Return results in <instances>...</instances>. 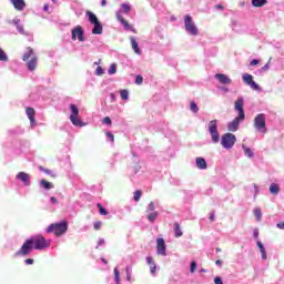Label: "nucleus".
I'll return each mask as SVG.
<instances>
[{
    "instance_id": "1",
    "label": "nucleus",
    "mask_w": 284,
    "mask_h": 284,
    "mask_svg": "<svg viewBox=\"0 0 284 284\" xmlns=\"http://www.w3.org/2000/svg\"><path fill=\"white\" fill-rule=\"evenodd\" d=\"M243 105H244L243 98H239L234 104V108L239 112V115L227 124L229 132H236V130H239V125L241 124V121H245V111L243 110Z\"/></svg>"
},
{
    "instance_id": "2",
    "label": "nucleus",
    "mask_w": 284,
    "mask_h": 284,
    "mask_svg": "<svg viewBox=\"0 0 284 284\" xmlns=\"http://www.w3.org/2000/svg\"><path fill=\"white\" fill-rule=\"evenodd\" d=\"M22 61L27 62V68L30 72H34L39 64V57L34 53V49L27 47L26 52L22 55Z\"/></svg>"
},
{
    "instance_id": "3",
    "label": "nucleus",
    "mask_w": 284,
    "mask_h": 284,
    "mask_svg": "<svg viewBox=\"0 0 284 284\" xmlns=\"http://www.w3.org/2000/svg\"><path fill=\"white\" fill-rule=\"evenodd\" d=\"M68 232V221L63 220L60 223H53L48 226L47 233L54 234V236H63Z\"/></svg>"
},
{
    "instance_id": "4",
    "label": "nucleus",
    "mask_w": 284,
    "mask_h": 284,
    "mask_svg": "<svg viewBox=\"0 0 284 284\" xmlns=\"http://www.w3.org/2000/svg\"><path fill=\"white\" fill-rule=\"evenodd\" d=\"M33 250H48L50 247L52 241L45 240L43 235H36L29 239Z\"/></svg>"
},
{
    "instance_id": "5",
    "label": "nucleus",
    "mask_w": 284,
    "mask_h": 284,
    "mask_svg": "<svg viewBox=\"0 0 284 284\" xmlns=\"http://www.w3.org/2000/svg\"><path fill=\"white\" fill-rule=\"evenodd\" d=\"M70 121L72 125H75V128H83L85 126V122L82 121L81 118H79V108L75 106V104H70Z\"/></svg>"
},
{
    "instance_id": "6",
    "label": "nucleus",
    "mask_w": 284,
    "mask_h": 284,
    "mask_svg": "<svg viewBox=\"0 0 284 284\" xmlns=\"http://www.w3.org/2000/svg\"><path fill=\"white\" fill-rule=\"evenodd\" d=\"M184 28L189 34H192V37H199V28H196V24H194L190 14L184 18Z\"/></svg>"
},
{
    "instance_id": "7",
    "label": "nucleus",
    "mask_w": 284,
    "mask_h": 284,
    "mask_svg": "<svg viewBox=\"0 0 284 284\" xmlns=\"http://www.w3.org/2000/svg\"><path fill=\"white\" fill-rule=\"evenodd\" d=\"M209 132L211 134V139L213 143H219L221 141V136L219 135V121L212 120L209 122Z\"/></svg>"
},
{
    "instance_id": "8",
    "label": "nucleus",
    "mask_w": 284,
    "mask_h": 284,
    "mask_svg": "<svg viewBox=\"0 0 284 284\" xmlns=\"http://www.w3.org/2000/svg\"><path fill=\"white\" fill-rule=\"evenodd\" d=\"M254 128L262 134L267 132V126H265V114L260 113L254 118Z\"/></svg>"
},
{
    "instance_id": "9",
    "label": "nucleus",
    "mask_w": 284,
    "mask_h": 284,
    "mask_svg": "<svg viewBox=\"0 0 284 284\" xmlns=\"http://www.w3.org/2000/svg\"><path fill=\"white\" fill-rule=\"evenodd\" d=\"M235 144L236 135L232 133H225L222 135V146L225 148V150H232Z\"/></svg>"
},
{
    "instance_id": "10",
    "label": "nucleus",
    "mask_w": 284,
    "mask_h": 284,
    "mask_svg": "<svg viewBox=\"0 0 284 284\" xmlns=\"http://www.w3.org/2000/svg\"><path fill=\"white\" fill-rule=\"evenodd\" d=\"M32 250H33L32 242H30V239H28L22 244L20 250L14 253V256H28V254H30V252H32Z\"/></svg>"
},
{
    "instance_id": "11",
    "label": "nucleus",
    "mask_w": 284,
    "mask_h": 284,
    "mask_svg": "<svg viewBox=\"0 0 284 284\" xmlns=\"http://www.w3.org/2000/svg\"><path fill=\"white\" fill-rule=\"evenodd\" d=\"M156 250L161 256H168V248L165 247V240L163 237L156 240Z\"/></svg>"
},
{
    "instance_id": "12",
    "label": "nucleus",
    "mask_w": 284,
    "mask_h": 284,
    "mask_svg": "<svg viewBox=\"0 0 284 284\" xmlns=\"http://www.w3.org/2000/svg\"><path fill=\"white\" fill-rule=\"evenodd\" d=\"M115 17L118 21L123 24L124 30H130L131 32L136 34V29L132 28V24H130V22L123 19V16H121V12H116Z\"/></svg>"
},
{
    "instance_id": "13",
    "label": "nucleus",
    "mask_w": 284,
    "mask_h": 284,
    "mask_svg": "<svg viewBox=\"0 0 284 284\" xmlns=\"http://www.w3.org/2000/svg\"><path fill=\"white\" fill-rule=\"evenodd\" d=\"M77 37L79 41H85V38L83 37V28H81V26H77L72 29V41H77Z\"/></svg>"
},
{
    "instance_id": "14",
    "label": "nucleus",
    "mask_w": 284,
    "mask_h": 284,
    "mask_svg": "<svg viewBox=\"0 0 284 284\" xmlns=\"http://www.w3.org/2000/svg\"><path fill=\"white\" fill-rule=\"evenodd\" d=\"M26 114L31 123V128H34V125H37V120L34 119V114H37V112L34 111V108H27Z\"/></svg>"
},
{
    "instance_id": "15",
    "label": "nucleus",
    "mask_w": 284,
    "mask_h": 284,
    "mask_svg": "<svg viewBox=\"0 0 284 284\" xmlns=\"http://www.w3.org/2000/svg\"><path fill=\"white\" fill-rule=\"evenodd\" d=\"M16 179H18V181H22V183L27 186L30 185V174L26 172H19L16 175Z\"/></svg>"
},
{
    "instance_id": "16",
    "label": "nucleus",
    "mask_w": 284,
    "mask_h": 284,
    "mask_svg": "<svg viewBox=\"0 0 284 284\" xmlns=\"http://www.w3.org/2000/svg\"><path fill=\"white\" fill-rule=\"evenodd\" d=\"M215 79H217V81H220L222 85H230V83H232V79H230L227 75L223 73H216Z\"/></svg>"
},
{
    "instance_id": "17",
    "label": "nucleus",
    "mask_w": 284,
    "mask_h": 284,
    "mask_svg": "<svg viewBox=\"0 0 284 284\" xmlns=\"http://www.w3.org/2000/svg\"><path fill=\"white\" fill-rule=\"evenodd\" d=\"M195 165L199 170H207V162L203 158H196Z\"/></svg>"
},
{
    "instance_id": "18",
    "label": "nucleus",
    "mask_w": 284,
    "mask_h": 284,
    "mask_svg": "<svg viewBox=\"0 0 284 284\" xmlns=\"http://www.w3.org/2000/svg\"><path fill=\"white\" fill-rule=\"evenodd\" d=\"M16 10H23L26 8V1L24 0H10Z\"/></svg>"
},
{
    "instance_id": "19",
    "label": "nucleus",
    "mask_w": 284,
    "mask_h": 284,
    "mask_svg": "<svg viewBox=\"0 0 284 284\" xmlns=\"http://www.w3.org/2000/svg\"><path fill=\"white\" fill-rule=\"evenodd\" d=\"M146 263H148V265H150L151 274H156V263H154V258L151 256H148Z\"/></svg>"
},
{
    "instance_id": "20",
    "label": "nucleus",
    "mask_w": 284,
    "mask_h": 284,
    "mask_svg": "<svg viewBox=\"0 0 284 284\" xmlns=\"http://www.w3.org/2000/svg\"><path fill=\"white\" fill-rule=\"evenodd\" d=\"M131 41V48L134 50L135 54H141V48H139V42H136V39L134 37L130 38Z\"/></svg>"
},
{
    "instance_id": "21",
    "label": "nucleus",
    "mask_w": 284,
    "mask_h": 284,
    "mask_svg": "<svg viewBox=\"0 0 284 284\" xmlns=\"http://www.w3.org/2000/svg\"><path fill=\"white\" fill-rule=\"evenodd\" d=\"M173 232L175 234V239H181V236H183V231H181V224H179V222L173 224Z\"/></svg>"
},
{
    "instance_id": "22",
    "label": "nucleus",
    "mask_w": 284,
    "mask_h": 284,
    "mask_svg": "<svg viewBox=\"0 0 284 284\" xmlns=\"http://www.w3.org/2000/svg\"><path fill=\"white\" fill-rule=\"evenodd\" d=\"M93 26L92 34H103V24L101 22H95Z\"/></svg>"
},
{
    "instance_id": "23",
    "label": "nucleus",
    "mask_w": 284,
    "mask_h": 284,
    "mask_svg": "<svg viewBox=\"0 0 284 284\" xmlns=\"http://www.w3.org/2000/svg\"><path fill=\"white\" fill-rule=\"evenodd\" d=\"M87 17H89L90 23H99V18H97V14H94L92 11H87Z\"/></svg>"
},
{
    "instance_id": "24",
    "label": "nucleus",
    "mask_w": 284,
    "mask_h": 284,
    "mask_svg": "<svg viewBox=\"0 0 284 284\" xmlns=\"http://www.w3.org/2000/svg\"><path fill=\"white\" fill-rule=\"evenodd\" d=\"M40 185H42L44 190H52L54 187V184H52V182H48L47 180H40Z\"/></svg>"
},
{
    "instance_id": "25",
    "label": "nucleus",
    "mask_w": 284,
    "mask_h": 284,
    "mask_svg": "<svg viewBox=\"0 0 284 284\" xmlns=\"http://www.w3.org/2000/svg\"><path fill=\"white\" fill-rule=\"evenodd\" d=\"M267 3V0H252V6L254 8H263Z\"/></svg>"
},
{
    "instance_id": "26",
    "label": "nucleus",
    "mask_w": 284,
    "mask_h": 284,
    "mask_svg": "<svg viewBox=\"0 0 284 284\" xmlns=\"http://www.w3.org/2000/svg\"><path fill=\"white\" fill-rule=\"evenodd\" d=\"M243 81L246 83V85H250L254 81V77H252V74L245 73L243 75Z\"/></svg>"
},
{
    "instance_id": "27",
    "label": "nucleus",
    "mask_w": 284,
    "mask_h": 284,
    "mask_svg": "<svg viewBox=\"0 0 284 284\" xmlns=\"http://www.w3.org/2000/svg\"><path fill=\"white\" fill-rule=\"evenodd\" d=\"M268 190H270L271 194H278L281 189H278V184L273 183L270 185Z\"/></svg>"
},
{
    "instance_id": "28",
    "label": "nucleus",
    "mask_w": 284,
    "mask_h": 284,
    "mask_svg": "<svg viewBox=\"0 0 284 284\" xmlns=\"http://www.w3.org/2000/svg\"><path fill=\"white\" fill-rule=\"evenodd\" d=\"M120 97L123 101H128V99H130V92L128 90H121L120 91Z\"/></svg>"
},
{
    "instance_id": "29",
    "label": "nucleus",
    "mask_w": 284,
    "mask_h": 284,
    "mask_svg": "<svg viewBox=\"0 0 284 284\" xmlns=\"http://www.w3.org/2000/svg\"><path fill=\"white\" fill-rule=\"evenodd\" d=\"M159 216V212L153 211L152 213H150L148 215V221H150L151 223H154V221H156V217Z\"/></svg>"
},
{
    "instance_id": "30",
    "label": "nucleus",
    "mask_w": 284,
    "mask_h": 284,
    "mask_svg": "<svg viewBox=\"0 0 284 284\" xmlns=\"http://www.w3.org/2000/svg\"><path fill=\"white\" fill-rule=\"evenodd\" d=\"M243 150H244L245 156H247L248 159L254 158V152H252V149H250L247 146H243Z\"/></svg>"
},
{
    "instance_id": "31",
    "label": "nucleus",
    "mask_w": 284,
    "mask_h": 284,
    "mask_svg": "<svg viewBox=\"0 0 284 284\" xmlns=\"http://www.w3.org/2000/svg\"><path fill=\"white\" fill-rule=\"evenodd\" d=\"M141 196H143V192H141V190H136V191L134 192L133 200H134L135 202H139V201H141Z\"/></svg>"
},
{
    "instance_id": "32",
    "label": "nucleus",
    "mask_w": 284,
    "mask_h": 284,
    "mask_svg": "<svg viewBox=\"0 0 284 284\" xmlns=\"http://www.w3.org/2000/svg\"><path fill=\"white\" fill-rule=\"evenodd\" d=\"M121 8H122L124 14H129L132 10V7H130V4H128V3H122Z\"/></svg>"
},
{
    "instance_id": "33",
    "label": "nucleus",
    "mask_w": 284,
    "mask_h": 284,
    "mask_svg": "<svg viewBox=\"0 0 284 284\" xmlns=\"http://www.w3.org/2000/svg\"><path fill=\"white\" fill-rule=\"evenodd\" d=\"M190 110H191V112H194V114H196L199 112V105L196 104V102H194V101L191 102Z\"/></svg>"
},
{
    "instance_id": "34",
    "label": "nucleus",
    "mask_w": 284,
    "mask_h": 284,
    "mask_svg": "<svg viewBox=\"0 0 284 284\" xmlns=\"http://www.w3.org/2000/svg\"><path fill=\"white\" fill-rule=\"evenodd\" d=\"M98 210H100L102 216H108V210H105L101 203H98Z\"/></svg>"
},
{
    "instance_id": "35",
    "label": "nucleus",
    "mask_w": 284,
    "mask_h": 284,
    "mask_svg": "<svg viewBox=\"0 0 284 284\" xmlns=\"http://www.w3.org/2000/svg\"><path fill=\"white\" fill-rule=\"evenodd\" d=\"M254 216L256 219V221H261L262 216H263V213L261 212V209H255L254 210Z\"/></svg>"
},
{
    "instance_id": "36",
    "label": "nucleus",
    "mask_w": 284,
    "mask_h": 284,
    "mask_svg": "<svg viewBox=\"0 0 284 284\" xmlns=\"http://www.w3.org/2000/svg\"><path fill=\"white\" fill-rule=\"evenodd\" d=\"M0 61H8V54H6L3 49H0Z\"/></svg>"
},
{
    "instance_id": "37",
    "label": "nucleus",
    "mask_w": 284,
    "mask_h": 284,
    "mask_svg": "<svg viewBox=\"0 0 284 284\" xmlns=\"http://www.w3.org/2000/svg\"><path fill=\"white\" fill-rule=\"evenodd\" d=\"M114 280H115V283L119 284L121 278H120V275H119V268L115 267L114 268Z\"/></svg>"
},
{
    "instance_id": "38",
    "label": "nucleus",
    "mask_w": 284,
    "mask_h": 284,
    "mask_svg": "<svg viewBox=\"0 0 284 284\" xmlns=\"http://www.w3.org/2000/svg\"><path fill=\"white\" fill-rule=\"evenodd\" d=\"M109 74H116V64L115 63L110 65Z\"/></svg>"
},
{
    "instance_id": "39",
    "label": "nucleus",
    "mask_w": 284,
    "mask_h": 284,
    "mask_svg": "<svg viewBox=\"0 0 284 284\" xmlns=\"http://www.w3.org/2000/svg\"><path fill=\"white\" fill-rule=\"evenodd\" d=\"M196 267H197V265H196V262H191V268H190V272H191V274H194V272H196Z\"/></svg>"
},
{
    "instance_id": "40",
    "label": "nucleus",
    "mask_w": 284,
    "mask_h": 284,
    "mask_svg": "<svg viewBox=\"0 0 284 284\" xmlns=\"http://www.w3.org/2000/svg\"><path fill=\"white\" fill-rule=\"evenodd\" d=\"M248 85H250V88H252V90H261V87H258V84L256 82H254V80Z\"/></svg>"
},
{
    "instance_id": "41",
    "label": "nucleus",
    "mask_w": 284,
    "mask_h": 284,
    "mask_svg": "<svg viewBox=\"0 0 284 284\" xmlns=\"http://www.w3.org/2000/svg\"><path fill=\"white\" fill-rule=\"evenodd\" d=\"M135 83H136L138 85H142V84H143V77H142V75H136V78H135Z\"/></svg>"
},
{
    "instance_id": "42",
    "label": "nucleus",
    "mask_w": 284,
    "mask_h": 284,
    "mask_svg": "<svg viewBox=\"0 0 284 284\" xmlns=\"http://www.w3.org/2000/svg\"><path fill=\"white\" fill-rule=\"evenodd\" d=\"M102 123H105V125H112V119H110V116H105V118L102 120Z\"/></svg>"
},
{
    "instance_id": "43",
    "label": "nucleus",
    "mask_w": 284,
    "mask_h": 284,
    "mask_svg": "<svg viewBox=\"0 0 284 284\" xmlns=\"http://www.w3.org/2000/svg\"><path fill=\"white\" fill-rule=\"evenodd\" d=\"M95 74H98V77L103 75L104 74L103 68L98 67L97 70H95Z\"/></svg>"
},
{
    "instance_id": "44",
    "label": "nucleus",
    "mask_w": 284,
    "mask_h": 284,
    "mask_svg": "<svg viewBox=\"0 0 284 284\" xmlns=\"http://www.w3.org/2000/svg\"><path fill=\"white\" fill-rule=\"evenodd\" d=\"M39 170H41V172H44V174H52L51 170L44 169L43 166H40Z\"/></svg>"
},
{
    "instance_id": "45",
    "label": "nucleus",
    "mask_w": 284,
    "mask_h": 284,
    "mask_svg": "<svg viewBox=\"0 0 284 284\" xmlns=\"http://www.w3.org/2000/svg\"><path fill=\"white\" fill-rule=\"evenodd\" d=\"M101 225H103L101 222H95L93 224V227H94V230L99 231V230H101Z\"/></svg>"
},
{
    "instance_id": "46",
    "label": "nucleus",
    "mask_w": 284,
    "mask_h": 284,
    "mask_svg": "<svg viewBox=\"0 0 284 284\" xmlns=\"http://www.w3.org/2000/svg\"><path fill=\"white\" fill-rule=\"evenodd\" d=\"M105 134L106 136H109L110 141L114 143V134H112L111 132H106Z\"/></svg>"
},
{
    "instance_id": "47",
    "label": "nucleus",
    "mask_w": 284,
    "mask_h": 284,
    "mask_svg": "<svg viewBox=\"0 0 284 284\" xmlns=\"http://www.w3.org/2000/svg\"><path fill=\"white\" fill-rule=\"evenodd\" d=\"M26 265H33L34 264V260L33 258H27L24 261Z\"/></svg>"
},
{
    "instance_id": "48",
    "label": "nucleus",
    "mask_w": 284,
    "mask_h": 284,
    "mask_svg": "<svg viewBox=\"0 0 284 284\" xmlns=\"http://www.w3.org/2000/svg\"><path fill=\"white\" fill-rule=\"evenodd\" d=\"M148 209L150 212H154V202H150Z\"/></svg>"
},
{
    "instance_id": "49",
    "label": "nucleus",
    "mask_w": 284,
    "mask_h": 284,
    "mask_svg": "<svg viewBox=\"0 0 284 284\" xmlns=\"http://www.w3.org/2000/svg\"><path fill=\"white\" fill-rule=\"evenodd\" d=\"M257 247H260L261 253L265 251V246L261 242H257Z\"/></svg>"
},
{
    "instance_id": "50",
    "label": "nucleus",
    "mask_w": 284,
    "mask_h": 284,
    "mask_svg": "<svg viewBox=\"0 0 284 284\" xmlns=\"http://www.w3.org/2000/svg\"><path fill=\"white\" fill-rule=\"evenodd\" d=\"M214 283L215 284H223V280L221 277H215Z\"/></svg>"
},
{
    "instance_id": "51",
    "label": "nucleus",
    "mask_w": 284,
    "mask_h": 284,
    "mask_svg": "<svg viewBox=\"0 0 284 284\" xmlns=\"http://www.w3.org/2000/svg\"><path fill=\"white\" fill-rule=\"evenodd\" d=\"M270 61H272V59H270L268 62L264 67H262L263 71L270 70Z\"/></svg>"
},
{
    "instance_id": "52",
    "label": "nucleus",
    "mask_w": 284,
    "mask_h": 284,
    "mask_svg": "<svg viewBox=\"0 0 284 284\" xmlns=\"http://www.w3.org/2000/svg\"><path fill=\"white\" fill-rule=\"evenodd\" d=\"M276 227H278V230H284V222L277 223Z\"/></svg>"
},
{
    "instance_id": "53",
    "label": "nucleus",
    "mask_w": 284,
    "mask_h": 284,
    "mask_svg": "<svg viewBox=\"0 0 284 284\" xmlns=\"http://www.w3.org/2000/svg\"><path fill=\"white\" fill-rule=\"evenodd\" d=\"M258 63H260V61L256 60V59H254V60L251 61V65H258Z\"/></svg>"
},
{
    "instance_id": "54",
    "label": "nucleus",
    "mask_w": 284,
    "mask_h": 284,
    "mask_svg": "<svg viewBox=\"0 0 284 284\" xmlns=\"http://www.w3.org/2000/svg\"><path fill=\"white\" fill-rule=\"evenodd\" d=\"M101 6H102V8H105L108 6V0H102Z\"/></svg>"
},
{
    "instance_id": "55",
    "label": "nucleus",
    "mask_w": 284,
    "mask_h": 284,
    "mask_svg": "<svg viewBox=\"0 0 284 284\" xmlns=\"http://www.w3.org/2000/svg\"><path fill=\"white\" fill-rule=\"evenodd\" d=\"M261 254H262V258L265 261V258H267V253L264 251Z\"/></svg>"
},
{
    "instance_id": "56",
    "label": "nucleus",
    "mask_w": 284,
    "mask_h": 284,
    "mask_svg": "<svg viewBox=\"0 0 284 284\" xmlns=\"http://www.w3.org/2000/svg\"><path fill=\"white\" fill-rule=\"evenodd\" d=\"M253 236H254L255 239H258V230H255V231H254Z\"/></svg>"
},
{
    "instance_id": "57",
    "label": "nucleus",
    "mask_w": 284,
    "mask_h": 284,
    "mask_svg": "<svg viewBox=\"0 0 284 284\" xmlns=\"http://www.w3.org/2000/svg\"><path fill=\"white\" fill-rule=\"evenodd\" d=\"M43 10H44V12H48V10H50V7L48 4H44Z\"/></svg>"
},
{
    "instance_id": "58",
    "label": "nucleus",
    "mask_w": 284,
    "mask_h": 284,
    "mask_svg": "<svg viewBox=\"0 0 284 284\" xmlns=\"http://www.w3.org/2000/svg\"><path fill=\"white\" fill-rule=\"evenodd\" d=\"M215 264H216V265H223V261L217 260V261L215 262Z\"/></svg>"
},
{
    "instance_id": "59",
    "label": "nucleus",
    "mask_w": 284,
    "mask_h": 284,
    "mask_svg": "<svg viewBox=\"0 0 284 284\" xmlns=\"http://www.w3.org/2000/svg\"><path fill=\"white\" fill-rule=\"evenodd\" d=\"M17 28H18L19 32H23V27L18 24Z\"/></svg>"
},
{
    "instance_id": "60",
    "label": "nucleus",
    "mask_w": 284,
    "mask_h": 284,
    "mask_svg": "<svg viewBox=\"0 0 284 284\" xmlns=\"http://www.w3.org/2000/svg\"><path fill=\"white\" fill-rule=\"evenodd\" d=\"M51 201H52L53 203H58L57 197H54V196L51 197Z\"/></svg>"
},
{
    "instance_id": "61",
    "label": "nucleus",
    "mask_w": 284,
    "mask_h": 284,
    "mask_svg": "<svg viewBox=\"0 0 284 284\" xmlns=\"http://www.w3.org/2000/svg\"><path fill=\"white\" fill-rule=\"evenodd\" d=\"M210 221H214V213L211 214Z\"/></svg>"
},
{
    "instance_id": "62",
    "label": "nucleus",
    "mask_w": 284,
    "mask_h": 284,
    "mask_svg": "<svg viewBox=\"0 0 284 284\" xmlns=\"http://www.w3.org/2000/svg\"><path fill=\"white\" fill-rule=\"evenodd\" d=\"M216 8H219L220 10H223V6L217 4Z\"/></svg>"
},
{
    "instance_id": "63",
    "label": "nucleus",
    "mask_w": 284,
    "mask_h": 284,
    "mask_svg": "<svg viewBox=\"0 0 284 284\" xmlns=\"http://www.w3.org/2000/svg\"><path fill=\"white\" fill-rule=\"evenodd\" d=\"M102 261L104 262V265H108V261H105L104 258H102Z\"/></svg>"
},
{
    "instance_id": "64",
    "label": "nucleus",
    "mask_w": 284,
    "mask_h": 284,
    "mask_svg": "<svg viewBox=\"0 0 284 284\" xmlns=\"http://www.w3.org/2000/svg\"><path fill=\"white\" fill-rule=\"evenodd\" d=\"M215 252H221V248L220 247L215 248Z\"/></svg>"
}]
</instances>
